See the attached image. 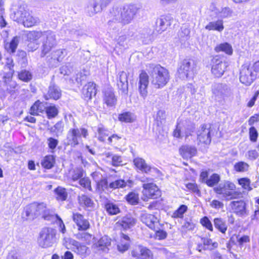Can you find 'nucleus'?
<instances>
[{
	"label": "nucleus",
	"mask_w": 259,
	"mask_h": 259,
	"mask_svg": "<svg viewBox=\"0 0 259 259\" xmlns=\"http://www.w3.org/2000/svg\"><path fill=\"white\" fill-rule=\"evenodd\" d=\"M138 11V7L134 4H127L122 7H115L110 11L109 20L108 21L109 33L118 32L121 26L132 22Z\"/></svg>",
	"instance_id": "1"
},
{
	"label": "nucleus",
	"mask_w": 259,
	"mask_h": 259,
	"mask_svg": "<svg viewBox=\"0 0 259 259\" xmlns=\"http://www.w3.org/2000/svg\"><path fill=\"white\" fill-rule=\"evenodd\" d=\"M150 71L151 84L156 89L164 87L169 80V74L167 69L160 65H152Z\"/></svg>",
	"instance_id": "2"
},
{
	"label": "nucleus",
	"mask_w": 259,
	"mask_h": 259,
	"mask_svg": "<svg viewBox=\"0 0 259 259\" xmlns=\"http://www.w3.org/2000/svg\"><path fill=\"white\" fill-rule=\"evenodd\" d=\"M236 186L233 183L229 181L220 184L214 188V191L221 195L226 200L238 199L242 197V193L235 190Z\"/></svg>",
	"instance_id": "3"
},
{
	"label": "nucleus",
	"mask_w": 259,
	"mask_h": 259,
	"mask_svg": "<svg viewBox=\"0 0 259 259\" xmlns=\"http://www.w3.org/2000/svg\"><path fill=\"white\" fill-rule=\"evenodd\" d=\"M15 20L21 23L26 27H30L39 23L37 17H33L28 11L20 9L14 13Z\"/></svg>",
	"instance_id": "4"
},
{
	"label": "nucleus",
	"mask_w": 259,
	"mask_h": 259,
	"mask_svg": "<svg viewBox=\"0 0 259 259\" xmlns=\"http://www.w3.org/2000/svg\"><path fill=\"white\" fill-rule=\"evenodd\" d=\"M88 131L85 128H71L69 130L67 134L66 140L67 144L71 147H75L79 144V141L82 136L87 138L88 136Z\"/></svg>",
	"instance_id": "5"
},
{
	"label": "nucleus",
	"mask_w": 259,
	"mask_h": 259,
	"mask_svg": "<svg viewBox=\"0 0 259 259\" xmlns=\"http://www.w3.org/2000/svg\"><path fill=\"white\" fill-rule=\"evenodd\" d=\"M42 42L41 56L43 57L57 45L56 36L55 32L51 30L44 31Z\"/></svg>",
	"instance_id": "6"
},
{
	"label": "nucleus",
	"mask_w": 259,
	"mask_h": 259,
	"mask_svg": "<svg viewBox=\"0 0 259 259\" xmlns=\"http://www.w3.org/2000/svg\"><path fill=\"white\" fill-rule=\"evenodd\" d=\"M112 0H89L85 8L86 12L90 16L101 12L111 3Z\"/></svg>",
	"instance_id": "7"
},
{
	"label": "nucleus",
	"mask_w": 259,
	"mask_h": 259,
	"mask_svg": "<svg viewBox=\"0 0 259 259\" xmlns=\"http://www.w3.org/2000/svg\"><path fill=\"white\" fill-rule=\"evenodd\" d=\"M256 78V74L252 71V67L250 63L243 64L240 69L239 79L245 85H250Z\"/></svg>",
	"instance_id": "8"
},
{
	"label": "nucleus",
	"mask_w": 259,
	"mask_h": 259,
	"mask_svg": "<svg viewBox=\"0 0 259 259\" xmlns=\"http://www.w3.org/2000/svg\"><path fill=\"white\" fill-rule=\"evenodd\" d=\"M55 230L51 228H44L39 233L38 243L42 247L46 248L52 245L55 236Z\"/></svg>",
	"instance_id": "9"
},
{
	"label": "nucleus",
	"mask_w": 259,
	"mask_h": 259,
	"mask_svg": "<svg viewBox=\"0 0 259 259\" xmlns=\"http://www.w3.org/2000/svg\"><path fill=\"white\" fill-rule=\"evenodd\" d=\"M211 73L216 77H221L227 67V62L223 61L218 56L211 59Z\"/></svg>",
	"instance_id": "10"
},
{
	"label": "nucleus",
	"mask_w": 259,
	"mask_h": 259,
	"mask_svg": "<svg viewBox=\"0 0 259 259\" xmlns=\"http://www.w3.org/2000/svg\"><path fill=\"white\" fill-rule=\"evenodd\" d=\"M195 66V64L193 60H184L178 70L179 77L182 79L187 78L189 74L193 72Z\"/></svg>",
	"instance_id": "11"
},
{
	"label": "nucleus",
	"mask_w": 259,
	"mask_h": 259,
	"mask_svg": "<svg viewBox=\"0 0 259 259\" xmlns=\"http://www.w3.org/2000/svg\"><path fill=\"white\" fill-rule=\"evenodd\" d=\"M209 10L212 13L211 16L214 15V17L222 19L231 17L233 13L232 10L229 7L220 8L214 4H212L210 6Z\"/></svg>",
	"instance_id": "12"
},
{
	"label": "nucleus",
	"mask_w": 259,
	"mask_h": 259,
	"mask_svg": "<svg viewBox=\"0 0 259 259\" xmlns=\"http://www.w3.org/2000/svg\"><path fill=\"white\" fill-rule=\"evenodd\" d=\"M210 132L211 125L210 124H204L201 125L197 133L198 140L205 144H209L211 142Z\"/></svg>",
	"instance_id": "13"
},
{
	"label": "nucleus",
	"mask_w": 259,
	"mask_h": 259,
	"mask_svg": "<svg viewBox=\"0 0 259 259\" xmlns=\"http://www.w3.org/2000/svg\"><path fill=\"white\" fill-rule=\"evenodd\" d=\"M149 75L145 71H142L139 75L138 90L141 97L145 99L148 94L147 88L149 85Z\"/></svg>",
	"instance_id": "14"
},
{
	"label": "nucleus",
	"mask_w": 259,
	"mask_h": 259,
	"mask_svg": "<svg viewBox=\"0 0 259 259\" xmlns=\"http://www.w3.org/2000/svg\"><path fill=\"white\" fill-rule=\"evenodd\" d=\"M68 241L64 243V245L67 249H70L77 253L83 255L87 252L88 248L84 245L81 244L75 240L68 238Z\"/></svg>",
	"instance_id": "15"
},
{
	"label": "nucleus",
	"mask_w": 259,
	"mask_h": 259,
	"mask_svg": "<svg viewBox=\"0 0 259 259\" xmlns=\"http://www.w3.org/2000/svg\"><path fill=\"white\" fill-rule=\"evenodd\" d=\"M143 187V193L147 198L155 199L160 196V191L157 186L153 183H145Z\"/></svg>",
	"instance_id": "16"
},
{
	"label": "nucleus",
	"mask_w": 259,
	"mask_h": 259,
	"mask_svg": "<svg viewBox=\"0 0 259 259\" xmlns=\"http://www.w3.org/2000/svg\"><path fill=\"white\" fill-rule=\"evenodd\" d=\"M132 254L137 259H150L152 257L151 251L141 245L136 246L132 251Z\"/></svg>",
	"instance_id": "17"
},
{
	"label": "nucleus",
	"mask_w": 259,
	"mask_h": 259,
	"mask_svg": "<svg viewBox=\"0 0 259 259\" xmlns=\"http://www.w3.org/2000/svg\"><path fill=\"white\" fill-rule=\"evenodd\" d=\"M141 221L152 230L158 229L159 221L153 214L143 213L141 215Z\"/></svg>",
	"instance_id": "18"
},
{
	"label": "nucleus",
	"mask_w": 259,
	"mask_h": 259,
	"mask_svg": "<svg viewBox=\"0 0 259 259\" xmlns=\"http://www.w3.org/2000/svg\"><path fill=\"white\" fill-rule=\"evenodd\" d=\"M72 219L79 231H85L90 227L89 221L85 219L82 214L78 212L73 213Z\"/></svg>",
	"instance_id": "19"
},
{
	"label": "nucleus",
	"mask_w": 259,
	"mask_h": 259,
	"mask_svg": "<svg viewBox=\"0 0 259 259\" xmlns=\"http://www.w3.org/2000/svg\"><path fill=\"white\" fill-rule=\"evenodd\" d=\"M137 220L131 215L123 217L116 224L117 227H120L124 230L130 229L135 226Z\"/></svg>",
	"instance_id": "20"
},
{
	"label": "nucleus",
	"mask_w": 259,
	"mask_h": 259,
	"mask_svg": "<svg viewBox=\"0 0 259 259\" xmlns=\"http://www.w3.org/2000/svg\"><path fill=\"white\" fill-rule=\"evenodd\" d=\"M111 239L108 236L104 235L93 244V247L98 251L107 252L109 246L111 245Z\"/></svg>",
	"instance_id": "21"
},
{
	"label": "nucleus",
	"mask_w": 259,
	"mask_h": 259,
	"mask_svg": "<svg viewBox=\"0 0 259 259\" xmlns=\"http://www.w3.org/2000/svg\"><path fill=\"white\" fill-rule=\"evenodd\" d=\"M229 206L233 212L238 215L242 216L246 213V204L243 200L231 201Z\"/></svg>",
	"instance_id": "22"
},
{
	"label": "nucleus",
	"mask_w": 259,
	"mask_h": 259,
	"mask_svg": "<svg viewBox=\"0 0 259 259\" xmlns=\"http://www.w3.org/2000/svg\"><path fill=\"white\" fill-rule=\"evenodd\" d=\"M170 25V17L169 16H162L156 20L155 31L158 33H161Z\"/></svg>",
	"instance_id": "23"
},
{
	"label": "nucleus",
	"mask_w": 259,
	"mask_h": 259,
	"mask_svg": "<svg viewBox=\"0 0 259 259\" xmlns=\"http://www.w3.org/2000/svg\"><path fill=\"white\" fill-rule=\"evenodd\" d=\"M117 86L122 93L125 94L127 93V75L124 71H121L118 73L117 77Z\"/></svg>",
	"instance_id": "24"
},
{
	"label": "nucleus",
	"mask_w": 259,
	"mask_h": 259,
	"mask_svg": "<svg viewBox=\"0 0 259 259\" xmlns=\"http://www.w3.org/2000/svg\"><path fill=\"white\" fill-rule=\"evenodd\" d=\"M96 86L94 82H89L83 87L82 94L85 99H91L92 96L96 95L97 93Z\"/></svg>",
	"instance_id": "25"
},
{
	"label": "nucleus",
	"mask_w": 259,
	"mask_h": 259,
	"mask_svg": "<svg viewBox=\"0 0 259 259\" xmlns=\"http://www.w3.org/2000/svg\"><path fill=\"white\" fill-rule=\"evenodd\" d=\"M179 152L183 158L188 159L191 158L196 154L197 150L193 146L184 145L180 148Z\"/></svg>",
	"instance_id": "26"
},
{
	"label": "nucleus",
	"mask_w": 259,
	"mask_h": 259,
	"mask_svg": "<svg viewBox=\"0 0 259 259\" xmlns=\"http://www.w3.org/2000/svg\"><path fill=\"white\" fill-rule=\"evenodd\" d=\"M130 237L127 235L121 233L120 234V240L117 245L118 250L121 253L127 250L130 247Z\"/></svg>",
	"instance_id": "27"
},
{
	"label": "nucleus",
	"mask_w": 259,
	"mask_h": 259,
	"mask_svg": "<svg viewBox=\"0 0 259 259\" xmlns=\"http://www.w3.org/2000/svg\"><path fill=\"white\" fill-rule=\"evenodd\" d=\"M36 203L30 204L27 206L24 209L23 213V217L26 219H33L38 217L36 212Z\"/></svg>",
	"instance_id": "28"
},
{
	"label": "nucleus",
	"mask_w": 259,
	"mask_h": 259,
	"mask_svg": "<svg viewBox=\"0 0 259 259\" xmlns=\"http://www.w3.org/2000/svg\"><path fill=\"white\" fill-rule=\"evenodd\" d=\"M133 162L136 167L139 170L146 174L149 172L150 165L148 164L144 159L137 157L134 159Z\"/></svg>",
	"instance_id": "29"
},
{
	"label": "nucleus",
	"mask_w": 259,
	"mask_h": 259,
	"mask_svg": "<svg viewBox=\"0 0 259 259\" xmlns=\"http://www.w3.org/2000/svg\"><path fill=\"white\" fill-rule=\"evenodd\" d=\"M36 206L37 216L42 215V217L47 220H51L54 218L53 215H49V210L47 209L46 205L45 203H36Z\"/></svg>",
	"instance_id": "30"
},
{
	"label": "nucleus",
	"mask_w": 259,
	"mask_h": 259,
	"mask_svg": "<svg viewBox=\"0 0 259 259\" xmlns=\"http://www.w3.org/2000/svg\"><path fill=\"white\" fill-rule=\"evenodd\" d=\"M104 101L108 106H113L115 105L117 100L111 89H107L105 91Z\"/></svg>",
	"instance_id": "31"
},
{
	"label": "nucleus",
	"mask_w": 259,
	"mask_h": 259,
	"mask_svg": "<svg viewBox=\"0 0 259 259\" xmlns=\"http://www.w3.org/2000/svg\"><path fill=\"white\" fill-rule=\"evenodd\" d=\"M205 28L209 31L213 30L222 32L224 29L223 21L219 19L217 21L210 22L205 26Z\"/></svg>",
	"instance_id": "32"
},
{
	"label": "nucleus",
	"mask_w": 259,
	"mask_h": 259,
	"mask_svg": "<svg viewBox=\"0 0 259 259\" xmlns=\"http://www.w3.org/2000/svg\"><path fill=\"white\" fill-rule=\"evenodd\" d=\"M61 91L58 87L55 85H51L49 87L48 94L45 96L46 100L53 99L58 100L61 97Z\"/></svg>",
	"instance_id": "33"
},
{
	"label": "nucleus",
	"mask_w": 259,
	"mask_h": 259,
	"mask_svg": "<svg viewBox=\"0 0 259 259\" xmlns=\"http://www.w3.org/2000/svg\"><path fill=\"white\" fill-rule=\"evenodd\" d=\"M214 51L217 52H223L228 55H231L233 54V48L232 46L228 42H224L217 45Z\"/></svg>",
	"instance_id": "34"
},
{
	"label": "nucleus",
	"mask_w": 259,
	"mask_h": 259,
	"mask_svg": "<svg viewBox=\"0 0 259 259\" xmlns=\"http://www.w3.org/2000/svg\"><path fill=\"white\" fill-rule=\"evenodd\" d=\"M20 37L16 36L14 37L10 42H7L5 45V49L10 53H14L16 52L19 43Z\"/></svg>",
	"instance_id": "35"
},
{
	"label": "nucleus",
	"mask_w": 259,
	"mask_h": 259,
	"mask_svg": "<svg viewBox=\"0 0 259 259\" xmlns=\"http://www.w3.org/2000/svg\"><path fill=\"white\" fill-rule=\"evenodd\" d=\"M77 200L79 205L82 206L92 207L94 204L93 201L84 194L78 196Z\"/></svg>",
	"instance_id": "36"
},
{
	"label": "nucleus",
	"mask_w": 259,
	"mask_h": 259,
	"mask_svg": "<svg viewBox=\"0 0 259 259\" xmlns=\"http://www.w3.org/2000/svg\"><path fill=\"white\" fill-rule=\"evenodd\" d=\"M105 208L110 215H116L120 211L118 205L111 202H107L105 204Z\"/></svg>",
	"instance_id": "37"
},
{
	"label": "nucleus",
	"mask_w": 259,
	"mask_h": 259,
	"mask_svg": "<svg viewBox=\"0 0 259 259\" xmlns=\"http://www.w3.org/2000/svg\"><path fill=\"white\" fill-rule=\"evenodd\" d=\"M44 31H31L26 35L27 40L28 41L38 42V39L42 37Z\"/></svg>",
	"instance_id": "38"
},
{
	"label": "nucleus",
	"mask_w": 259,
	"mask_h": 259,
	"mask_svg": "<svg viewBox=\"0 0 259 259\" xmlns=\"http://www.w3.org/2000/svg\"><path fill=\"white\" fill-rule=\"evenodd\" d=\"M55 159L53 155H47L45 156L41 162V165L45 168L50 169L54 165Z\"/></svg>",
	"instance_id": "39"
},
{
	"label": "nucleus",
	"mask_w": 259,
	"mask_h": 259,
	"mask_svg": "<svg viewBox=\"0 0 259 259\" xmlns=\"http://www.w3.org/2000/svg\"><path fill=\"white\" fill-rule=\"evenodd\" d=\"M55 192L57 195L56 198L58 200L65 201L66 200L68 193L65 188L61 187H58L55 190Z\"/></svg>",
	"instance_id": "40"
},
{
	"label": "nucleus",
	"mask_w": 259,
	"mask_h": 259,
	"mask_svg": "<svg viewBox=\"0 0 259 259\" xmlns=\"http://www.w3.org/2000/svg\"><path fill=\"white\" fill-rule=\"evenodd\" d=\"M74 236L77 239L85 241L88 244H90L92 238V235L85 232H78L75 234Z\"/></svg>",
	"instance_id": "41"
},
{
	"label": "nucleus",
	"mask_w": 259,
	"mask_h": 259,
	"mask_svg": "<svg viewBox=\"0 0 259 259\" xmlns=\"http://www.w3.org/2000/svg\"><path fill=\"white\" fill-rule=\"evenodd\" d=\"M214 227L220 232L225 233L227 230V226L222 219L216 218L213 221Z\"/></svg>",
	"instance_id": "42"
},
{
	"label": "nucleus",
	"mask_w": 259,
	"mask_h": 259,
	"mask_svg": "<svg viewBox=\"0 0 259 259\" xmlns=\"http://www.w3.org/2000/svg\"><path fill=\"white\" fill-rule=\"evenodd\" d=\"M119 120L125 122H133L136 119V117L131 112H124L119 115Z\"/></svg>",
	"instance_id": "43"
},
{
	"label": "nucleus",
	"mask_w": 259,
	"mask_h": 259,
	"mask_svg": "<svg viewBox=\"0 0 259 259\" xmlns=\"http://www.w3.org/2000/svg\"><path fill=\"white\" fill-rule=\"evenodd\" d=\"M46 112L48 118H54L58 114V109L55 105L47 106Z\"/></svg>",
	"instance_id": "44"
},
{
	"label": "nucleus",
	"mask_w": 259,
	"mask_h": 259,
	"mask_svg": "<svg viewBox=\"0 0 259 259\" xmlns=\"http://www.w3.org/2000/svg\"><path fill=\"white\" fill-rule=\"evenodd\" d=\"M4 83H5L6 85L7 86V91L9 93H11L14 89H15L17 86V83L14 81H12L11 79V77L10 76H4Z\"/></svg>",
	"instance_id": "45"
},
{
	"label": "nucleus",
	"mask_w": 259,
	"mask_h": 259,
	"mask_svg": "<svg viewBox=\"0 0 259 259\" xmlns=\"http://www.w3.org/2000/svg\"><path fill=\"white\" fill-rule=\"evenodd\" d=\"M220 180V176L217 174L212 175L207 180H206L205 183L209 187H212L217 184Z\"/></svg>",
	"instance_id": "46"
},
{
	"label": "nucleus",
	"mask_w": 259,
	"mask_h": 259,
	"mask_svg": "<svg viewBox=\"0 0 259 259\" xmlns=\"http://www.w3.org/2000/svg\"><path fill=\"white\" fill-rule=\"evenodd\" d=\"M212 93L216 96H221L225 93L224 85L221 83L215 84L213 86Z\"/></svg>",
	"instance_id": "47"
},
{
	"label": "nucleus",
	"mask_w": 259,
	"mask_h": 259,
	"mask_svg": "<svg viewBox=\"0 0 259 259\" xmlns=\"http://www.w3.org/2000/svg\"><path fill=\"white\" fill-rule=\"evenodd\" d=\"M249 165L243 161H240L235 164L234 169L238 172H244L248 170Z\"/></svg>",
	"instance_id": "48"
},
{
	"label": "nucleus",
	"mask_w": 259,
	"mask_h": 259,
	"mask_svg": "<svg viewBox=\"0 0 259 259\" xmlns=\"http://www.w3.org/2000/svg\"><path fill=\"white\" fill-rule=\"evenodd\" d=\"M126 199L131 204H137L139 201L138 194L135 192L130 193L127 195H126Z\"/></svg>",
	"instance_id": "49"
},
{
	"label": "nucleus",
	"mask_w": 259,
	"mask_h": 259,
	"mask_svg": "<svg viewBox=\"0 0 259 259\" xmlns=\"http://www.w3.org/2000/svg\"><path fill=\"white\" fill-rule=\"evenodd\" d=\"M188 207L185 205H181L172 214V217L175 218H182L183 214L187 210Z\"/></svg>",
	"instance_id": "50"
},
{
	"label": "nucleus",
	"mask_w": 259,
	"mask_h": 259,
	"mask_svg": "<svg viewBox=\"0 0 259 259\" xmlns=\"http://www.w3.org/2000/svg\"><path fill=\"white\" fill-rule=\"evenodd\" d=\"M126 186V182L122 180H118L110 183L109 184V188L110 189H117L123 188Z\"/></svg>",
	"instance_id": "51"
},
{
	"label": "nucleus",
	"mask_w": 259,
	"mask_h": 259,
	"mask_svg": "<svg viewBox=\"0 0 259 259\" xmlns=\"http://www.w3.org/2000/svg\"><path fill=\"white\" fill-rule=\"evenodd\" d=\"M98 139L100 141L104 142L106 138L108 136V131L102 126L98 128Z\"/></svg>",
	"instance_id": "52"
},
{
	"label": "nucleus",
	"mask_w": 259,
	"mask_h": 259,
	"mask_svg": "<svg viewBox=\"0 0 259 259\" xmlns=\"http://www.w3.org/2000/svg\"><path fill=\"white\" fill-rule=\"evenodd\" d=\"M19 78L24 81L27 82L31 79V73L26 70H23L18 74Z\"/></svg>",
	"instance_id": "53"
},
{
	"label": "nucleus",
	"mask_w": 259,
	"mask_h": 259,
	"mask_svg": "<svg viewBox=\"0 0 259 259\" xmlns=\"http://www.w3.org/2000/svg\"><path fill=\"white\" fill-rule=\"evenodd\" d=\"M52 58L57 60L58 62L61 61L65 57V51L61 50H58L53 52L52 54Z\"/></svg>",
	"instance_id": "54"
},
{
	"label": "nucleus",
	"mask_w": 259,
	"mask_h": 259,
	"mask_svg": "<svg viewBox=\"0 0 259 259\" xmlns=\"http://www.w3.org/2000/svg\"><path fill=\"white\" fill-rule=\"evenodd\" d=\"M238 183L242 188L248 191H250L251 188L250 187V181L247 178H241L238 180Z\"/></svg>",
	"instance_id": "55"
},
{
	"label": "nucleus",
	"mask_w": 259,
	"mask_h": 259,
	"mask_svg": "<svg viewBox=\"0 0 259 259\" xmlns=\"http://www.w3.org/2000/svg\"><path fill=\"white\" fill-rule=\"evenodd\" d=\"M109 188V185L106 179H102L97 183V188L99 191L102 192Z\"/></svg>",
	"instance_id": "56"
},
{
	"label": "nucleus",
	"mask_w": 259,
	"mask_h": 259,
	"mask_svg": "<svg viewBox=\"0 0 259 259\" xmlns=\"http://www.w3.org/2000/svg\"><path fill=\"white\" fill-rule=\"evenodd\" d=\"M195 228V224L191 221H186L182 225V231L186 232L188 231H193Z\"/></svg>",
	"instance_id": "57"
},
{
	"label": "nucleus",
	"mask_w": 259,
	"mask_h": 259,
	"mask_svg": "<svg viewBox=\"0 0 259 259\" xmlns=\"http://www.w3.org/2000/svg\"><path fill=\"white\" fill-rule=\"evenodd\" d=\"M58 143V140L53 138H49L47 140L48 147L51 150L52 152H54Z\"/></svg>",
	"instance_id": "58"
},
{
	"label": "nucleus",
	"mask_w": 259,
	"mask_h": 259,
	"mask_svg": "<svg viewBox=\"0 0 259 259\" xmlns=\"http://www.w3.org/2000/svg\"><path fill=\"white\" fill-rule=\"evenodd\" d=\"M245 156L248 159L254 160L258 157L259 154L255 149H253L248 151Z\"/></svg>",
	"instance_id": "59"
},
{
	"label": "nucleus",
	"mask_w": 259,
	"mask_h": 259,
	"mask_svg": "<svg viewBox=\"0 0 259 259\" xmlns=\"http://www.w3.org/2000/svg\"><path fill=\"white\" fill-rule=\"evenodd\" d=\"M249 139L252 142H255L258 137V133L253 126L251 127L249 131Z\"/></svg>",
	"instance_id": "60"
},
{
	"label": "nucleus",
	"mask_w": 259,
	"mask_h": 259,
	"mask_svg": "<svg viewBox=\"0 0 259 259\" xmlns=\"http://www.w3.org/2000/svg\"><path fill=\"white\" fill-rule=\"evenodd\" d=\"M200 223L202 224V225L205 227L206 229L211 231H212V225L207 217H204L203 218H202L200 220Z\"/></svg>",
	"instance_id": "61"
},
{
	"label": "nucleus",
	"mask_w": 259,
	"mask_h": 259,
	"mask_svg": "<svg viewBox=\"0 0 259 259\" xmlns=\"http://www.w3.org/2000/svg\"><path fill=\"white\" fill-rule=\"evenodd\" d=\"M79 184L85 189H88L90 191H92L91 185V181L89 178H83L79 180Z\"/></svg>",
	"instance_id": "62"
},
{
	"label": "nucleus",
	"mask_w": 259,
	"mask_h": 259,
	"mask_svg": "<svg viewBox=\"0 0 259 259\" xmlns=\"http://www.w3.org/2000/svg\"><path fill=\"white\" fill-rule=\"evenodd\" d=\"M83 175V170L82 168H77L74 170L73 174L72 175V179L73 181H75L81 178Z\"/></svg>",
	"instance_id": "63"
},
{
	"label": "nucleus",
	"mask_w": 259,
	"mask_h": 259,
	"mask_svg": "<svg viewBox=\"0 0 259 259\" xmlns=\"http://www.w3.org/2000/svg\"><path fill=\"white\" fill-rule=\"evenodd\" d=\"M64 127L63 122L62 121L57 122L53 127H51V131L53 133L62 132Z\"/></svg>",
	"instance_id": "64"
}]
</instances>
